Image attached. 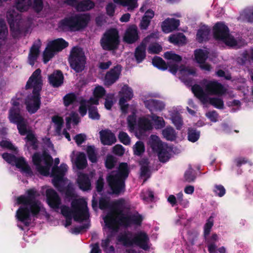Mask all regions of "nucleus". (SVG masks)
<instances>
[{
    "instance_id": "obj_61",
    "label": "nucleus",
    "mask_w": 253,
    "mask_h": 253,
    "mask_svg": "<svg viewBox=\"0 0 253 253\" xmlns=\"http://www.w3.org/2000/svg\"><path fill=\"white\" fill-rule=\"evenodd\" d=\"M162 50V47L158 43L151 44L148 48V52L150 54H158Z\"/></svg>"
},
{
    "instance_id": "obj_40",
    "label": "nucleus",
    "mask_w": 253,
    "mask_h": 253,
    "mask_svg": "<svg viewBox=\"0 0 253 253\" xmlns=\"http://www.w3.org/2000/svg\"><path fill=\"white\" fill-rule=\"evenodd\" d=\"M153 65L163 71L167 70L168 68V64L166 62L160 57L155 56L152 60Z\"/></svg>"
},
{
    "instance_id": "obj_59",
    "label": "nucleus",
    "mask_w": 253,
    "mask_h": 253,
    "mask_svg": "<svg viewBox=\"0 0 253 253\" xmlns=\"http://www.w3.org/2000/svg\"><path fill=\"white\" fill-rule=\"evenodd\" d=\"M118 138L120 141L125 145H129L130 138L127 133L124 131H120L118 135Z\"/></svg>"
},
{
    "instance_id": "obj_17",
    "label": "nucleus",
    "mask_w": 253,
    "mask_h": 253,
    "mask_svg": "<svg viewBox=\"0 0 253 253\" xmlns=\"http://www.w3.org/2000/svg\"><path fill=\"white\" fill-rule=\"evenodd\" d=\"M48 81L50 85L53 87H59L64 82V76L61 71L55 70L52 74L48 75Z\"/></svg>"
},
{
    "instance_id": "obj_39",
    "label": "nucleus",
    "mask_w": 253,
    "mask_h": 253,
    "mask_svg": "<svg viewBox=\"0 0 253 253\" xmlns=\"http://www.w3.org/2000/svg\"><path fill=\"white\" fill-rule=\"evenodd\" d=\"M31 4V0H15V7L21 12L27 11Z\"/></svg>"
},
{
    "instance_id": "obj_15",
    "label": "nucleus",
    "mask_w": 253,
    "mask_h": 253,
    "mask_svg": "<svg viewBox=\"0 0 253 253\" xmlns=\"http://www.w3.org/2000/svg\"><path fill=\"white\" fill-rule=\"evenodd\" d=\"M46 201L49 207L53 209H58L61 204V199L58 193L53 189L46 190Z\"/></svg>"
},
{
    "instance_id": "obj_58",
    "label": "nucleus",
    "mask_w": 253,
    "mask_h": 253,
    "mask_svg": "<svg viewBox=\"0 0 253 253\" xmlns=\"http://www.w3.org/2000/svg\"><path fill=\"white\" fill-rule=\"evenodd\" d=\"M213 225V220L211 216L207 220L206 224L204 225V237L208 236L210 233L211 229Z\"/></svg>"
},
{
    "instance_id": "obj_64",
    "label": "nucleus",
    "mask_w": 253,
    "mask_h": 253,
    "mask_svg": "<svg viewBox=\"0 0 253 253\" xmlns=\"http://www.w3.org/2000/svg\"><path fill=\"white\" fill-rule=\"evenodd\" d=\"M106 94V90L102 86L98 85L95 87L93 95L95 98H101Z\"/></svg>"
},
{
    "instance_id": "obj_56",
    "label": "nucleus",
    "mask_w": 253,
    "mask_h": 253,
    "mask_svg": "<svg viewBox=\"0 0 253 253\" xmlns=\"http://www.w3.org/2000/svg\"><path fill=\"white\" fill-rule=\"evenodd\" d=\"M16 125L18 132L21 135H25V134L27 135L28 133L31 132L27 129V126L25 119L17 124Z\"/></svg>"
},
{
    "instance_id": "obj_32",
    "label": "nucleus",
    "mask_w": 253,
    "mask_h": 253,
    "mask_svg": "<svg viewBox=\"0 0 253 253\" xmlns=\"http://www.w3.org/2000/svg\"><path fill=\"white\" fill-rule=\"evenodd\" d=\"M75 164L79 169H83L86 167L87 160L86 156L84 152H80L77 155Z\"/></svg>"
},
{
    "instance_id": "obj_7",
    "label": "nucleus",
    "mask_w": 253,
    "mask_h": 253,
    "mask_svg": "<svg viewBox=\"0 0 253 253\" xmlns=\"http://www.w3.org/2000/svg\"><path fill=\"white\" fill-rule=\"evenodd\" d=\"M101 46L104 50H116L120 43L119 31L115 28L107 30L102 35L100 41Z\"/></svg>"
},
{
    "instance_id": "obj_6",
    "label": "nucleus",
    "mask_w": 253,
    "mask_h": 253,
    "mask_svg": "<svg viewBox=\"0 0 253 253\" xmlns=\"http://www.w3.org/2000/svg\"><path fill=\"white\" fill-rule=\"evenodd\" d=\"M68 60L70 68L76 73H81L84 70L86 58L82 48L74 46L70 51Z\"/></svg>"
},
{
    "instance_id": "obj_35",
    "label": "nucleus",
    "mask_w": 253,
    "mask_h": 253,
    "mask_svg": "<svg viewBox=\"0 0 253 253\" xmlns=\"http://www.w3.org/2000/svg\"><path fill=\"white\" fill-rule=\"evenodd\" d=\"M102 197L99 198L98 201L99 208L101 210L111 208L110 197L101 193Z\"/></svg>"
},
{
    "instance_id": "obj_44",
    "label": "nucleus",
    "mask_w": 253,
    "mask_h": 253,
    "mask_svg": "<svg viewBox=\"0 0 253 253\" xmlns=\"http://www.w3.org/2000/svg\"><path fill=\"white\" fill-rule=\"evenodd\" d=\"M162 134L167 140L173 141L176 138L175 130L171 127H167L163 129Z\"/></svg>"
},
{
    "instance_id": "obj_55",
    "label": "nucleus",
    "mask_w": 253,
    "mask_h": 253,
    "mask_svg": "<svg viewBox=\"0 0 253 253\" xmlns=\"http://www.w3.org/2000/svg\"><path fill=\"white\" fill-rule=\"evenodd\" d=\"M86 152L88 160L92 163H96L97 159L95 152L94 147L93 146H87Z\"/></svg>"
},
{
    "instance_id": "obj_22",
    "label": "nucleus",
    "mask_w": 253,
    "mask_h": 253,
    "mask_svg": "<svg viewBox=\"0 0 253 253\" xmlns=\"http://www.w3.org/2000/svg\"><path fill=\"white\" fill-rule=\"evenodd\" d=\"M72 6L74 7L78 12H85L94 8L95 2L92 0H81Z\"/></svg>"
},
{
    "instance_id": "obj_45",
    "label": "nucleus",
    "mask_w": 253,
    "mask_h": 253,
    "mask_svg": "<svg viewBox=\"0 0 253 253\" xmlns=\"http://www.w3.org/2000/svg\"><path fill=\"white\" fill-rule=\"evenodd\" d=\"M63 103L65 106L68 107L73 104L77 100V96L74 92L66 94L63 98Z\"/></svg>"
},
{
    "instance_id": "obj_54",
    "label": "nucleus",
    "mask_w": 253,
    "mask_h": 253,
    "mask_svg": "<svg viewBox=\"0 0 253 253\" xmlns=\"http://www.w3.org/2000/svg\"><path fill=\"white\" fill-rule=\"evenodd\" d=\"M117 160L115 157L111 155H107L105 161V167L109 169H113L116 164Z\"/></svg>"
},
{
    "instance_id": "obj_8",
    "label": "nucleus",
    "mask_w": 253,
    "mask_h": 253,
    "mask_svg": "<svg viewBox=\"0 0 253 253\" xmlns=\"http://www.w3.org/2000/svg\"><path fill=\"white\" fill-rule=\"evenodd\" d=\"M114 216L113 214L107 215L104 218V222L107 227L114 231L117 232L120 227H128V215L116 214Z\"/></svg>"
},
{
    "instance_id": "obj_42",
    "label": "nucleus",
    "mask_w": 253,
    "mask_h": 253,
    "mask_svg": "<svg viewBox=\"0 0 253 253\" xmlns=\"http://www.w3.org/2000/svg\"><path fill=\"white\" fill-rule=\"evenodd\" d=\"M186 37L182 33H179L178 35H171L169 37V41L170 42L174 44H179L185 42Z\"/></svg>"
},
{
    "instance_id": "obj_2",
    "label": "nucleus",
    "mask_w": 253,
    "mask_h": 253,
    "mask_svg": "<svg viewBox=\"0 0 253 253\" xmlns=\"http://www.w3.org/2000/svg\"><path fill=\"white\" fill-rule=\"evenodd\" d=\"M40 69H36L28 80L25 86L26 89L33 88L32 94L28 95L25 100V105L28 112L35 114L40 108L41 105V91L42 85Z\"/></svg>"
},
{
    "instance_id": "obj_14",
    "label": "nucleus",
    "mask_w": 253,
    "mask_h": 253,
    "mask_svg": "<svg viewBox=\"0 0 253 253\" xmlns=\"http://www.w3.org/2000/svg\"><path fill=\"white\" fill-rule=\"evenodd\" d=\"M213 36L215 40L221 41L229 35V28L223 22H218L215 24L212 28Z\"/></svg>"
},
{
    "instance_id": "obj_16",
    "label": "nucleus",
    "mask_w": 253,
    "mask_h": 253,
    "mask_svg": "<svg viewBox=\"0 0 253 253\" xmlns=\"http://www.w3.org/2000/svg\"><path fill=\"white\" fill-rule=\"evenodd\" d=\"M138 31L135 25L130 26L126 31L124 41L128 44H132L139 39Z\"/></svg>"
},
{
    "instance_id": "obj_53",
    "label": "nucleus",
    "mask_w": 253,
    "mask_h": 253,
    "mask_svg": "<svg viewBox=\"0 0 253 253\" xmlns=\"http://www.w3.org/2000/svg\"><path fill=\"white\" fill-rule=\"evenodd\" d=\"M209 103L215 108L222 109L224 108V102L222 99L217 97H212L209 99Z\"/></svg>"
},
{
    "instance_id": "obj_13",
    "label": "nucleus",
    "mask_w": 253,
    "mask_h": 253,
    "mask_svg": "<svg viewBox=\"0 0 253 253\" xmlns=\"http://www.w3.org/2000/svg\"><path fill=\"white\" fill-rule=\"evenodd\" d=\"M6 18L9 25L10 31L12 32H20L19 23L21 16L14 10H10L7 12Z\"/></svg>"
},
{
    "instance_id": "obj_50",
    "label": "nucleus",
    "mask_w": 253,
    "mask_h": 253,
    "mask_svg": "<svg viewBox=\"0 0 253 253\" xmlns=\"http://www.w3.org/2000/svg\"><path fill=\"white\" fill-rule=\"evenodd\" d=\"M25 139L30 142V144L32 147L33 149L37 150L38 149V141L35 135L32 132L28 133Z\"/></svg>"
},
{
    "instance_id": "obj_38",
    "label": "nucleus",
    "mask_w": 253,
    "mask_h": 253,
    "mask_svg": "<svg viewBox=\"0 0 253 253\" xmlns=\"http://www.w3.org/2000/svg\"><path fill=\"white\" fill-rule=\"evenodd\" d=\"M195 59L198 63L204 62L208 58V53L202 49H197L194 51Z\"/></svg>"
},
{
    "instance_id": "obj_24",
    "label": "nucleus",
    "mask_w": 253,
    "mask_h": 253,
    "mask_svg": "<svg viewBox=\"0 0 253 253\" xmlns=\"http://www.w3.org/2000/svg\"><path fill=\"white\" fill-rule=\"evenodd\" d=\"M211 32L210 28L206 25L201 26L197 31L196 40L199 43H203L209 40V35Z\"/></svg>"
},
{
    "instance_id": "obj_52",
    "label": "nucleus",
    "mask_w": 253,
    "mask_h": 253,
    "mask_svg": "<svg viewBox=\"0 0 253 253\" xmlns=\"http://www.w3.org/2000/svg\"><path fill=\"white\" fill-rule=\"evenodd\" d=\"M171 120L177 129L180 130L183 125V120L179 114H173L171 116Z\"/></svg>"
},
{
    "instance_id": "obj_10",
    "label": "nucleus",
    "mask_w": 253,
    "mask_h": 253,
    "mask_svg": "<svg viewBox=\"0 0 253 253\" xmlns=\"http://www.w3.org/2000/svg\"><path fill=\"white\" fill-rule=\"evenodd\" d=\"M67 168L68 167L66 164H62L60 167L53 166L52 168V183L59 192H63L64 191V188L60 183L63 181V177L67 170Z\"/></svg>"
},
{
    "instance_id": "obj_20",
    "label": "nucleus",
    "mask_w": 253,
    "mask_h": 253,
    "mask_svg": "<svg viewBox=\"0 0 253 253\" xmlns=\"http://www.w3.org/2000/svg\"><path fill=\"white\" fill-rule=\"evenodd\" d=\"M77 181L79 188L82 190L85 191L90 190L91 181L87 174L84 173H79Z\"/></svg>"
},
{
    "instance_id": "obj_60",
    "label": "nucleus",
    "mask_w": 253,
    "mask_h": 253,
    "mask_svg": "<svg viewBox=\"0 0 253 253\" xmlns=\"http://www.w3.org/2000/svg\"><path fill=\"white\" fill-rule=\"evenodd\" d=\"M221 41L223 42L226 45L230 47L235 46L237 45V41L234 37L230 35V33L224 39H222Z\"/></svg>"
},
{
    "instance_id": "obj_30",
    "label": "nucleus",
    "mask_w": 253,
    "mask_h": 253,
    "mask_svg": "<svg viewBox=\"0 0 253 253\" xmlns=\"http://www.w3.org/2000/svg\"><path fill=\"white\" fill-rule=\"evenodd\" d=\"M125 200L123 198H121L112 203L111 209L115 215L123 214V210L125 208Z\"/></svg>"
},
{
    "instance_id": "obj_4",
    "label": "nucleus",
    "mask_w": 253,
    "mask_h": 253,
    "mask_svg": "<svg viewBox=\"0 0 253 253\" xmlns=\"http://www.w3.org/2000/svg\"><path fill=\"white\" fill-rule=\"evenodd\" d=\"M71 210L68 206H64L61 209L62 214L65 217L73 216L75 221L82 222L89 217L86 203L83 200H74L71 203Z\"/></svg>"
},
{
    "instance_id": "obj_36",
    "label": "nucleus",
    "mask_w": 253,
    "mask_h": 253,
    "mask_svg": "<svg viewBox=\"0 0 253 253\" xmlns=\"http://www.w3.org/2000/svg\"><path fill=\"white\" fill-rule=\"evenodd\" d=\"M56 52L48 43L43 52V62L46 64L55 55Z\"/></svg>"
},
{
    "instance_id": "obj_63",
    "label": "nucleus",
    "mask_w": 253,
    "mask_h": 253,
    "mask_svg": "<svg viewBox=\"0 0 253 253\" xmlns=\"http://www.w3.org/2000/svg\"><path fill=\"white\" fill-rule=\"evenodd\" d=\"M42 160L46 166L51 167L53 164V160L52 157L46 151L42 154Z\"/></svg>"
},
{
    "instance_id": "obj_49",
    "label": "nucleus",
    "mask_w": 253,
    "mask_h": 253,
    "mask_svg": "<svg viewBox=\"0 0 253 253\" xmlns=\"http://www.w3.org/2000/svg\"><path fill=\"white\" fill-rule=\"evenodd\" d=\"M8 29L5 22L0 20V42L4 41L7 38Z\"/></svg>"
},
{
    "instance_id": "obj_46",
    "label": "nucleus",
    "mask_w": 253,
    "mask_h": 253,
    "mask_svg": "<svg viewBox=\"0 0 253 253\" xmlns=\"http://www.w3.org/2000/svg\"><path fill=\"white\" fill-rule=\"evenodd\" d=\"M192 91L195 96L200 99H204L206 98V95L204 91L203 88L199 84H195L192 87Z\"/></svg>"
},
{
    "instance_id": "obj_41",
    "label": "nucleus",
    "mask_w": 253,
    "mask_h": 253,
    "mask_svg": "<svg viewBox=\"0 0 253 253\" xmlns=\"http://www.w3.org/2000/svg\"><path fill=\"white\" fill-rule=\"evenodd\" d=\"M184 178L185 180L188 182H193L196 179V172L192 169L191 165H189L188 169L185 171L184 174Z\"/></svg>"
},
{
    "instance_id": "obj_23",
    "label": "nucleus",
    "mask_w": 253,
    "mask_h": 253,
    "mask_svg": "<svg viewBox=\"0 0 253 253\" xmlns=\"http://www.w3.org/2000/svg\"><path fill=\"white\" fill-rule=\"evenodd\" d=\"M144 104L145 107L150 111H161L165 107L163 102L153 99L144 101Z\"/></svg>"
},
{
    "instance_id": "obj_48",
    "label": "nucleus",
    "mask_w": 253,
    "mask_h": 253,
    "mask_svg": "<svg viewBox=\"0 0 253 253\" xmlns=\"http://www.w3.org/2000/svg\"><path fill=\"white\" fill-rule=\"evenodd\" d=\"M164 57L166 59L171 60L178 63L180 62L182 59L181 56L172 51L166 52L164 54Z\"/></svg>"
},
{
    "instance_id": "obj_21",
    "label": "nucleus",
    "mask_w": 253,
    "mask_h": 253,
    "mask_svg": "<svg viewBox=\"0 0 253 253\" xmlns=\"http://www.w3.org/2000/svg\"><path fill=\"white\" fill-rule=\"evenodd\" d=\"M178 19L168 18L162 24V29L165 33H169L176 30L179 25Z\"/></svg>"
},
{
    "instance_id": "obj_18",
    "label": "nucleus",
    "mask_w": 253,
    "mask_h": 253,
    "mask_svg": "<svg viewBox=\"0 0 253 253\" xmlns=\"http://www.w3.org/2000/svg\"><path fill=\"white\" fill-rule=\"evenodd\" d=\"M41 40L38 39L33 44L30 49L28 55V60L29 64L32 66L35 64V62L38 59L40 54V48H41Z\"/></svg>"
},
{
    "instance_id": "obj_27",
    "label": "nucleus",
    "mask_w": 253,
    "mask_h": 253,
    "mask_svg": "<svg viewBox=\"0 0 253 253\" xmlns=\"http://www.w3.org/2000/svg\"><path fill=\"white\" fill-rule=\"evenodd\" d=\"M9 119L11 123L17 124L24 120L18 107H12L9 111Z\"/></svg>"
},
{
    "instance_id": "obj_57",
    "label": "nucleus",
    "mask_w": 253,
    "mask_h": 253,
    "mask_svg": "<svg viewBox=\"0 0 253 253\" xmlns=\"http://www.w3.org/2000/svg\"><path fill=\"white\" fill-rule=\"evenodd\" d=\"M88 116L92 120H98L100 119V115L97 111V108L95 106H88Z\"/></svg>"
},
{
    "instance_id": "obj_29",
    "label": "nucleus",
    "mask_w": 253,
    "mask_h": 253,
    "mask_svg": "<svg viewBox=\"0 0 253 253\" xmlns=\"http://www.w3.org/2000/svg\"><path fill=\"white\" fill-rule=\"evenodd\" d=\"M138 127L140 133L145 132L153 128L152 123L151 121L144 117L139 118L138 122Z\"/></svg>"
},
{
    "instance_id": "obj_37",
    "label": "nucleus",
    "mask_w": 253,
    "mask_h": 253,
    "mask_svg": "<svg viewBox=\"0 0 253 253\" xmlns=\"http://www.w3.org/2000/svg\"><path fill=\"white\" fill-rule=\"evenodd\" d=\"M143 220V217L141 215L137 214H130L128 215V227H130L132 225H141Z\"/></svg>"
},
{
    "instance_id": "obj_47",
    "label": "nucleus",
    "mask_w": 253,
    "mask_h": 253,
    "mask_svg": "<svg viewBox=\"0 0 253 253\" xmlns=\"http://www.w3.org/2000/svg\"><path fill=\"white\" fill-rule=\"evenodd\" d=\"M134 155L141 156L145 151L144 143L141 141H137L133 148Z\"/></svg>"
},
{
    "instance_id": "obj_19",
    "label": "nucleus",
    "mask_w": 253,
    "mask_h": 253,
    "mask_svg": "<svg viewBox=\"0 0 253 253\" xmlns=\"http://www.w3.org/2000/svg\"><path fill=\"white\" fill-rule=\"evenodd\" d=\"M99 134L101 141L104 145H111L116 142V136L110 130H102Z\"/></svg>"
},
{
    "instance_id": "obj_5",
    "label": "nucleus",
    "mask_w": 253,
    "mask_h": 253,
    "mask_svg": "<svg viewBox=\"0 0 253 253\" xmlns=\"http://www.w3.org/2000/svg\"><path fill=\"white\" fill-rule=\"evenodd\" d=\"M118 242L122 243L125 247H131L135 245L144 251H148L150 247L148 245L149 238L144 232L140 231L136 233L133 238L128 236V233H120L117 237Z\"/></svg>"
},
{
    "instance_id": "obj_1",
    "label": "nucleus",
    "mask_w": 253,
    "mask_h": 253,
    "mask_svg": "<svg viewBox=\"0 0 253 253\" xmlns=\"http://www.w3.org/2000/svg\"><path fill=\"white\" fill-rule=\"evenodd\" d=\"M27 195H21L17 199L18 205H23L16 211V217L26 226H29L31 220V215L37 218L41 211V203L36 199L39 194L34 189L26 191Z\"/></svg>"
},
{
    "instance_id": "obj_12",
    "label": "nucleus",
    "mask_w": 253,
    "mask_h": 253,
    "mask_svg": "<svg viewBox=\"0 0 253 253\" xmlns=\"http://www.w3.org/2000/svg\"><path fill=\"white\" fill-rule=\"evenodd\" d=\"M205 89L206 92L210 95H222L226 91L223 85L214 80L206 81Z\"/></svg>"
},
{
    "instance_id": "obj_26",
    "label": "nucleus",
    "mask_w": 253,
    "mask_h": 253,
    "mask_svg": "<svg viewBox=\"0 0 253 253\" xmlns=\"http://www.w3.org/2000/svg\"><path fill=\"white\" fill-rule=\"evenodd\" d=\"M146 47V44L143 42H142L136 47L134 51V57L137 63H141L145 58Z\"/></svg>"
},
{
    "instance_id": "obj_25",
    "label": "nucleus",
    "mask_w": 253,
    "mask_h": 253,
    "mask_svg": "<svg viewBox=\"0 0 253 253\" xmlns=\"http://www.w3.org/2000/svg\"><path fill=\"white\" fill-rule=\"evenodd\" d=\"M14 165L25 173L28 174L30 176L33 175V172L28 164L26 163L23 157H16Z\"/></svg>"
},
{
    "instance_id": "obj_33",
    "label": "nucleus",
    "mask_w": 253,
    "mask_h": 253,
    "mask_svg": "<svg viewBox=\"0 0 253 253\" xmlns=\"http://www.w3.org/2000/svg\"><path fill=\"white\" fill-rule=\"evenodd\" d=\"M119 94L121 95L120 98H124L126 101L131 100L133 96L132 88L127 84L123 86L121 90L119 92Z\"/></svg>"
},
{
    "instance_id": "obj_34",
    "label": "nucleus",
    "mask_w": 253,
    "mask_h": 253,
    "mask_svg": "<svg viewBox=\"0 0 253 253\" xmlns=\"http://www.w3.org/2000/svg\"><path fill=\"white\" fill-rule=\"evenodd\" d=\"M201 132L195 128L189 127L187 131L188 140L191 142L198 141L200 137Z\"/></svg>"
},
{
    "instance_id": "obj_11",
    "label": "nucleus",
    "mask_w": 253,
    "mask_h": 253,
    "mask_svg": "<svg viewBox=\"0 0 253 253\" xmlns=\"http://www.w3.org/2000/svg\"><path fill=\"white\" fill-rule=\"evenodd\" d=\"M122 71V66L117 64L108 71L104 78V84L110 86L114 84L120 78Z\"/></svg>"
},
{
    "instance_id": "obj_62",
    "label": "nucleus",
    "mask_w": 253,
    "mask_h": 253,
    "mask_svg": "<svg viewBox=\"0 0 253 253\" xmlns=\"http://www.w3.org/2000/svg\"><path fill=\"white\" fill-rule=\"evenodd\" d=\"M205 243L207 245V247H210L211 245L217 246L216 242L218 241V238L216 234H212V235L208 237H205Z\"/></svg>"
},
{
    "instance_id": "obj_51",
    "label": "nucleus",
    "mask_w": 253,
    "mask_h": 253,
    "mask_svg": "<svg viewBox=\"0 0 253 253\" xmlns=\"http://www.w3.org/2000/svg\"><path fill=\"white\" fill-rule=\"evenodd\" d=\"M150 147L153 151L156 153L163 150L164 148L162 141L159 139H153L150 143Z\"/></svg>"
},
{
    "instance_id": "obj_3",
    "label": "nucleus",
    "mask_w": 253,
    "mask_h": 253,
    "mask_svg": "<svg viewBox=\"0 0 253 253\" xmlns=\"http://www.w3.org/2000/svg\"><path fill=\"white\" fill-rule=\"evenodd\" d=\"M90 20L89 13H78L60 21L58 27L64 31H80L85 28Z\"/></svg>"
},
{
    "instance_id": "obj_43",
    "label": "nucleus",
    "mask_w": 253,
    "mask_h": 253,
    "mask_svg": "<svg viewBox=\"0 0 253 253\" xmlns=\"http://www.w3.org/2000/svg\"><path fill=\"white\" fill-rule=\"evenodd\" d=\"M114 1L123 6H127L128 10H133L137 6V0H114Z\"/></svg>"
},
{
    "instance_id": "obj_9",
    "label": "nucleus",
    "mask_w": 253,
    "mask_h": 253,
    "mask_svg": "<svg viewBox=\"0 0 253 253\" xmlns=\"http://www.w3.org/2000/svg\"><path fill=\"white\" fill-rule=\"evenodd\" d=\"M106 180L111 190L110 194L119 196L125 191L126 180L115 174L114 171L107 176Z\"/></svg>"
},
{
    "instance_id": "obj_28",
    "label": "nucleus",
    "mask_w": 253,
    "mask_h": 253,
    "mask_svg": "<svg viewBox=\"0 0 253 253\" xmlns=\"http://www.w3.org/2000/svg\"><path fill=\"white\" fill-rule=\"evenodd\" d=\"M48 43L56 52L61 51L69 45L68 42L62 38L53 40Z\"/></svg>"
},
{
    "instance_id": "obj_31",
    "label": "nucleus",
    "mask_w": 253,
    "mask_h": 253,
    "mask_svg": "<svg viewBox=\"0 0 253 253\" xmlns=\"http://www.w3.org/2000/svg\"><path fill=\"white\" fill-rule=\"evenodd\" d=\"M129 173V169L126 163H121L117 171H114V174L126 180Z\"/></svg>"
}]
</instances>
